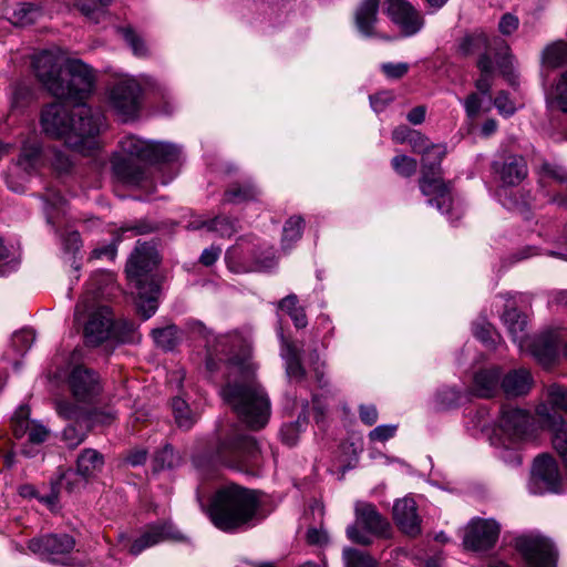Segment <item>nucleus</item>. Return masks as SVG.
<instances>
[{"mask_svg":"<svg viewBox=\"0 0 567 567\" xmlns=\"http://www.w3.org/2000/svg\"><path fill=\"white\" fill-rule=\"evenodd\" d=\"M66 76H61L59 84L65 89L66 94L54 95L58 99L66 101H82L87 97L95 83L93 70L80 60H70L66 63Z\"/></svg>","mask_w":567,"mask_h":567,"instance_id":"12","label":"nucleus"},{"mask_svg":"<svg viewBox=\"0 0 567 567\" xmlns=\"http://www.w3.org/2000/svg\"><path fill=\"white\" fill-rule=\"evenodd\" d=\"M499 525L493 519H475L466 528L463 544L471 550H487L498 539Z\"/></svg>","mask_w":567,"mask_h":567,"instance_id":"20","label":"nucleus"},{"mask_svg":"<svg viewBox=\"0 0 567 567\" xmlns=\"http://www.w3.org/2000/svg\"><path fill=\"white\" fill-rule=\"evenodd\" d=\"M494 105L497 109L498 113L505 116H511L515 113L516 106L514 102L509 99L508 94L504 91H501L495 100Z\"/></svg>","mask_w":567,"mask_h":567,"instance_id":"59","label":"nucleus"},{"mask_svg":"<svg viewBox=\"0 0 567 567\" xmlns=\"http://www.w3.org/2000/svg\"><path fill=\"white\" fill-rule=\"evenodd\" d=\"M172 410L175 422L181 429L189 430L197 420V415L190 410L187 402L179 396L173 399Z\"/></svg>","mask_w":567,"mask_h":567,"instance_id":"41","label":"nucleus"},{"mask_svg":"<svg viewBox=\"0 0 567 567\" xmlns=\"http://www.w3.org/2000/svg\"><path fill=\"white\" fill-rule=\"evenodd\" d=\"M303 229V219L300 216L290 217L282 231L281 249L288 251L292 245L301 238Z\"/></svg>","mask_w":567,"mask_h":567,"instance_id":"43","label":"nucleus"},{"mask_svg":"<svg viewBox=\"0 0 567 567\" xmlns=\"http://www.w3.org/2000/svg\"><path fill=\"white\" fill-rule=\"evenodd\" d=\"M533 385V378L528 370L520 368L509 371L501 382V389L506 396H520L529 392Z\"/></svg>","mask_w":567,"mask_h":567,"instance_id":"30","label":"nucleus"},{"mask_svg":"<svg viewBox=\"0 0 567 567\" xmlns=\"http://www.w3.org/2000/svg\"><path fill=\"white\" fill-rule=\"evenodd\" d=\"M395 431V425H379L369 433V439L372 442H384L393 437Z\"/></svg>","mask_w":567,"mask_h":567,"instance_id":"63","label":"nucleus"},{"mask_svg":"<svg viewBox=\"0 0 567 567\" xmlns=\"http://www.w3.org/2000/svg\"><path fill=\"white\" fill-rule=\"evenodd\" d=\"M501 377L502 371L497 367L476 372L473 380V394L483 399L493 398L501 389Z\"/></svg>","mask_w":567,"mask_h":567,"instance_id":"28","label":"nucleus"},{"mask_svg":"<svg viewBox=\"0 0 567 567\" xmlns=\"http://www.w3.org/2000/svg\"><path fill=\"white\" fill-rule=\"evenodd\" d=\"M458 50L464 56L477 54L478 59L484 54H488L495 60V54H498V52H494L495 49L487 35L482 32L464 37L460 43ZM499 55L503 54L499 53Z\"/></svg>","mask_w":567,"mask_h":567,"instance_id":"33","label":"nucleus"},{"mask_svg":"<svg viewBox=\"0 0 567 567\" xmlns=\"http://www.w3.org/2000/svg\"><path fill=\"white\" fill-rule=\"evenodd\" d=\"M503 320L514 342H522L527 327V317L515 308L505 310Z\"/></svg>","mask_w":567,"mask_h":567,"instance_id":"38","label":"nucleus"},{"mask_svg":"<svg viewBox=\"0 0 567 567\" xmlns=\"http://www.w3.org/2000/svg\"><path fill=\"white\" fill-rule=\"evenodd\" d=\"M115 171L117 175H120L124 182L133 186H142L147 176L143 169L140 167H133L126 163H116Z\"/></svg>","mask_w":567,"mask_h":567,"instance_id":"48","label":"nucleus"},{"mask_svg":"<svg viewBox=\"0 0 567 567\" xmlns=\"http://www.w3.org/2000/svg\"><path fill=\"white\" fill-rule=\"evenodd\" d=\"M239 247H240V244L237 243V245L229 248L225 255V260H226L227 267L231 272L240 274V272H247L250 270L266 271V270H270L271 268H274L277 265V257H276L272 248H270L268 251H266L265 256L256 257V265L254 268L240 265L236 261V259L239 257V254H238Z\"/></svg>","mask_w":567,"mask_h":567,"instance_id":"27","label":"nucleus"},{"mask_svg":"<svg viewBox=\"0 0 567 567\" xmlns=\"http://www.w3.org/2000/svg\"><path fill=\"white\" fill-rule=\"evenodd\" d=\"M54 408L59 416L75 422V424L65 426L62 435L69 449L78 447L85 441L100 413L96 409L74 404L68 399L56 400Z\"/></svg>","mask_w":567,"mask_h":567,"instance_id":"7","label":"nucleus"},{"mask_svg":"<svg viewBox=\"0 0 567 567\" xmlns=\"http://www.w3.org/2000/svg\"><path fill=\"white\" fill-rule=\"evenodd\" d=\"M89 483L91 482L84 480L76 470H68L58 482L70 494L81 492Z\"/></svg>","mask_w":567,"mask_h":567,"instance_id":"51","label":"nucleus"},{"mask_svg":"<svg viewBox=\"0 0 567 567\" xmlns=\"http://www.w3.org/2000/svg\"><path fill=\"white\" fill-rule=\"evenodd\" d=\"M310 359H311V362L313 364V374H315V378H316V382L318 383V385L321 388V389H324L329 385V381L328 379L326 378V373H324V364L322 362L319 361V354L317 351H313L311 354H310Z\"/></svg>","mask_w":567,"mask_h":567,"instance_id":"62","label":"nucleus"},{"mask_svg":"<svg viewBox=\"0 0 567 567\" xmlns=\"http://www.w3.org/2000/svg\"><path fill=\"white\" fill-rule=\"evenodd\" d=\"M29 416H30V409L28 405H21L14 412V414L11 419V426H12L13 435L17 439H21L25 434L29 433V430L32 424V422L29 420Z\"/></svg>","mask_w":567,"mask_h":567,"instance_id":"49","label":"nucleus"},{"mask_svg":"<svg viewBox=\"0 0 567 567\" xmlns=\"http://www.w3.org/2000/svg\"><path fill=\"white\" fill-rule=\"evenodd\" d=\"M394 95L392 92L384 91L370 96V104L375 112H382L392 101Z\"/></svg>","mask_w":567,"mask_h":567,"instance_id":"64","label":"nucleus"},{"mask_svg":"<svg viewBox=\"0 0 567 567\" xmlns=\"http://www.w3.org/2000/svg\"><path fill=\"white\" fill-rule=\"evenodd\" d=\"M556 99L559 105V109L567 113V70L564 71L556 84Z\"/></svg>","mask_w":567,"mask_h":567,"instance_id":"61","label":"nucleus"},{"mask_svg":"<svg viewBox=\"0 0 567 567\" xmlns=\"http://www.w3.org/2000/svg\"><path fill=\"white\" fill-rule=\"evenodd\" d=\"M302 349L293 342L282 339L281 357L285 361L286 373L290 380L301 382L306 378V369L301 363Z\"/></svg>","mask_w":567,"mask_h":567,"instance_id":"31","label":"nucleus"},{"mask_svg":"<svg viewBox=\"0 0 567 567\" xmlns=\"http://www.w3.org/2000/svg\"><path fill=\"white\" fill-rule=\"evenodd\" d=\"M42 17V10L40 7L33 3H20L17 9H14L10 20L14 25L25 27L34 23L38 19Z\"/></svg>","mask_w":567,"mask_h":567,"instance_id":"40","label":"nucleus"},{"mask_svg":"<svg viewBox=\"0 0 567 567\" xmlns=\"http://www.w3.org/2000/svg\"><path fill=\"white\" fill-rule=\"evenodd\" d=\"M75 546L69 534H47L29 540L28 548L49 561L58 563L69 555Z\"/></svg>","mask_w":567,"mask_h":567,"instance_id":"18","label":"nucleus"},{"mask_svg":"<svg viewBox=\"0 0 567 567\" xmlns=\"http://www.w3.org/2000/svg\"><path fill=\"white\" fill-rule=\"evenodd\" d=\"M532 415L523 409L504 406L498 417V430L511 444L527 441L533 434Z\"/></svg>","mask_w":567,"mask_h":567,"instance_id":"15","label":"nucleus"},{"mask_svg":"<svg viewBox=\"0 0 567 567\" xmlns=\"http://www.w3.org/2000/svg\"><path fill=\"white\" fill-rule=\"evenodd\" d=\"M175 461L176 457L173 449L171 446H165L154 455L152 462L153 471L159 472L165 468H171L174 466Z\"/></svg>","mask_w":567,"mask_h":567,"instance_id":"56","label":"nucleus"},{"mask_svg":"<svg viewBox=\"0 0 567 567\" xmlns=\"http://www.w3.org/2000/svg\"><path fill=\"white\" fill-rule=\"evenodd\" d=\"M259 503L257 491L226 483L214 492L206 512L215 527L234 533L252 525Z\"/></svg>","mask_w":567,"mask_h":567,"instance_id":"3","label":"nucleus"},{"mask_svg":"<svg viewBox=\"0 0 567 567\" xmlns=\"http://www.w3.org/2000/svg\"><path fill=\"white\" fill-rule=\"evenodd\" d=\"M161 286H128L124 295L134 303L136 312L143 320L150 319L158 308Z\"/></svg>","mask_w":567,"mask_h":567,"instance_id":"24","label":"nucleus"},{"mask_svg":"<svg viewBox=\"0 0 567 567\" xmlns=\"http://www.w3.org/2000/svg\"><path fill=\"white\" fill-rule=\"evenodd\" d=\"M344 567H377L378 561L370 554L357 548H344L342 553Z\"/></svg>","mask_w":567,"mask_h":567,"instance_id":"45","label":"nucleus"},{"mask_svg":"<svg viewBox=\"0 0 567 567\" xmlns=\"http://www.w3.org/2000/svg\"><path fill=\"white\" fill-rule=\"evenodd\" d=\"M226 369V382L220 391L224 401L249 429L265 427L270 417L271 404L267 392L257 381L251 347L243 344L239 353L228 359Z\"/></svg>","mask_w":567,"mask_h":567,"instance_id":"1","label":"nucleus"},{"mask_svg":"<svg viewBox=\"0 0 567 567\" xmlns=\"http://www.w3.org/2000/svg\"><path fill=\"white\" fill-rule=\"evenodd\" d=\"M120 32L126 41L127 45L132 49L134 55L138 58L148 55V49L144 39L134 29L130 27L121 28Z\"/></svg>","mask_w":567,"mask_h":567,"instance_id":"50","label":"nucleus"},{"mask_svg":"<svg viewBox=\"0 0 567 567\" xmlns=\"http://www.w3.org/2000/svg\"><path fill=\"white\" fill-rule=\"evenodd\" d=\"M559 340L551 332L538 336L529 346V350L535 360L544 368L551 367L558 358Z\"/></svg>","mask_w":567,"mask_h":567,"instance_id":"26","label":"nucleus"},{"mask_svg":"<svg viewBox=\"0 0 567 567\" xmlns=\"http://www.w3.org/2000/svg\"><path fill=\"white\" fill-rule=\"evenodd\" d=\"M494 172L504 185L514 186L527 176V165L519 155H507L501 162H494Z\"/></svg>","mask_w":567,"mask_h":567,"instance_id":"25","label":"nucleus"},{"mask_svg":"<svg viewBox=\"0 0 567 567\" xmlns=\"http://www.w3.org/2000/svg\"><path fill=\"white\" fill-rule=\"evenodd\" d=\"M393 169L401 176L410 177L417 168V163L414 158L406 155H396L392 158Z\"/></svg>","mask_w":567,"mask_h":567,"instance_id":"55","label":"nucleus"},{"mask_svg":"<svg viewBox=\"0 0 567 567\" xmlns=\"http://www.w3.org/2000/svg\"><path fill=\"white\" fill-rule=\"evenodd\" d=\"M177 327L171 324L165 328L153 329L152 337L158 347L168 351L173 350L174 347L177 344Z\"/></svg>","mask_w":567,"mask_h":567,"instance_id":"47","label":"nucleus"},{"mask_svg":"<svg viewBox=\"0 0 567 567\" xmlns=\"http://www.w3.org/2000/svg\"><path fill=\"white\" fill-rule=\"evenodd\" d=\"M473 333L477 340L487 349H495L501 341V334L494 329L491 323L478 322L474 324Z\"/></svg>","mask_w":567,"mask_h":567,"instance_id":"46","label":"nucleus"},{"mask_svg":"<svg viewBox=\"0 0 567 567\" xmlns=\"http://www.w3.org/2000/svg\"><path fill=\"white\" fill-rule=\"evenodd\" d=\"M259 195L258 188L251 183H234L224 194V200L231 204H240L252 200Z\"/></svg>","mask_w":567,"mask_h":567,"instance_id":"39","label":"nucleus"},{"mask_svg":"<svg viewBox=\"0 0 567 567\" xmlns=\"http://www.w3.org/2000/svg\"><path fill=\"white\" fill-rule=\"evenodd\" d=\"M44 203H45L44 209L47 212L48 223L53 224L54 218H55L54 212L56 210V215L60 212H62V208L64 205V199L59 193H52V194L48 195Z\"/></svg>","mask_w":567,"mask_h":567,"instance_id":"58","label":"nucleus"},{"mask_svg":"<svg viewBox=\"0 0 567 567\" xmlns=\"http://www.w3.org/2000/svg\"><path fill=\"white\" fill-rule=\"evenodd\" d=\"M393 519L399 529L409 537H416L422 532V519L417 514L416 503L411 497H404L394 503Z\"/></svg>","mask_w":567,"mask_h":567,"instance_id":"23","label":"nucleus"},{"mask_svg":"<svg viewBox=\"0 0 567 567\" xmlns=\"http://www.w3.org/2000/svg\"><path fill=\"white\" fill-rule=\"evenodd\" d=\"M111 0H86L79 1L76 7L89 19L99 22V17L102 14L100 8L107 6Z\"/></svg>","mask_w":567,"mask_h":567,"instance_id":"54","label":"nucleus"},{"mask_svg":"<svg viewBox=\"0 0 567 567\" xmlns=\"http://www.w3.org/2000/svg\"><path fill=\"white\" fill-rule=\"evenodd\" d=\"M461 392L455 388H443L436 393V403L443 409H452L458 405Z\"/></svg>","mask_w":567,"mask_h":567,"instance_id":"53","label":"nucleus"},{"mask_svg":"<svg viewBox=\"0 0 567 567\" xmlns=\"http://www.w3.org/2000/svg\"><path fill=\"white\" fill-rule=\"evenodd\" d=\"M110 340L118 343H136L140 342L141 334L134 322L126 319H115L113 317Z\"/></svg>","mask_w":567,"mask_h":567,"instance_id":"37","label":"nucleus"},{"mask_svg":"<svg viewBox=\"0 0 567 567\" xmlns=\"http://www.w3.org/2000/svg\"><path fill=\"white\" fill-rule=\"evenodd\" d=\"M558 411L567 413V390L558 384L548 386V404L536 409L539 425L551 433V444L567 470V424Z\"/></svg>","mask_w":567,"mask_h":567,"instance_id":"5","label":"nucleus"},{"mask_svg":"<svg viewBox=\"0 0 567 567\" xmlns=\"http://www.w3.org/2000/svg\"><path fill=\"white\" fill-rule=\"evenodd\" d=\"M355 523L347 527L348 538L355 544L362 546H369L372 544V539L365 533L360 530V526L363 527L368 533L383 536L386 534L390 524L384 518L377 507L368 502L359 501L354 506Z\"/></svg>","mask_w":567,"mask_h":567,"instance_id":"10","label":"nucleus"},{"mask_svg":"<svg viewBox=\"0 0 567 567\" xmlns=\"http://www.w3.org/2000/svg\"><path fill=\"white\" fill-rule=\"evenodd\" d=\"M383 9L405 37L414 35L423 28L422 16L406 0H384Z\"/></svg>","mask_w":567,"mask_h":567,"instance_id":"19","label":"nucleus"},{"mask_svg":"<svg viewBox=\"0 0 567 567\" xmlns=\"http://www.w3.org/2000/svg\"><path fill=\"white\" fill-rule=\"evenodd\" d=\"M159 262L155 247L148 243H137L127 259L125 272L127 279L137 280L153 271Z\"/></svg>","mask_w":567,"mask_h":567,"instance_id":"21","label":"nucleus"},{"mask_svg":"<svg viewBox=\"0 0 567 567\" xmlns=\"http://www.w3.org/2000/svg\"><path fill=\"white\" fill-rule=\"evenodd\" d=\"M423 176L420 179V189L424 196H431L430 205L436 206L442 214H449L453 199L449 187L442 178L436 176L441 162L445 155V147L441 145H429L422 154Z\"/></svg>","mask_w":567,"mask_h":567,"instance_id":"6","label":"nucleus"},{"mask_svg":"<svg viewBox=\"0 0 567 567\" xmlns=\"http://www.w3.org/2000/svg\"><path fill=\"white\" fill-rule=\"evenodd\" d=\"M567 63V43L563 41L548 45L543 52V64L556 69Z\"/></svg>","mask_w":567,"mask_h":567,"instance_id":"44","label":"nucleus"},{"mask_svg":"<svg viewBox=\"0 0 567 567\" xmlns=\"http://www.w3.org/2000/svg\"><path fill=\"white\" fill-rule=\"evenodd\" d=\"M502 44L504 55L495 54V60L488 54L482 55L476 65L481 72L480 78L475 81V87L482 94L488 95L492 87V79L495 71V64L503 74H507L511 69L509 55L507 54L508 48L503 41H498Z\"/></svg>","mask_w":567,"mask_h":567,"instance_id":"22","label":"nucleus"},{"mask_svg":"<svg viewBox=\"0 0 567 567\" xmlns=\"http://www.w3.org/2000/svg\"><path fill=\"white\" fill-rule=\"evenodd\" d=\"M43 132L84 156L99 148L97 135L105 127V117L99 110L76 104L71 110L63 103L49 104L41 114Z\"/></svg>","mask_w":567,"mask_h":567,"instance_id":"2","label":"nucleus"},{"mask_svg":"<svg viewBox=\"0 0 567 567\" xmlns=\"http://www.w3.org/2000/svg\"><path fill=\"white\" fill-rule=\"evenodd\" d=\"M103 286H95L87 289L75 306L74 318L80 320V316L87 313V319L83 327L84 343L89 347H99L110 340L112 334L113 310L103 303Z\"/></svg>","mask_w":567,"mask_h":567,"instance_id":"4","label":"nucleus"},{"mask_svg":"<svg viewBox=\"0 0 567 567\" xmlns=\"http://www.w3.org/2000/svg\"><path fill=\"white\" fill-rule=\"evenodd\" d=\"M42 163L41 147L37 142L23 145L18 157L17 164L12 168V174L22 173L28 176L35 172Z\"/></svg>","mask_w":567,"mask_h":567,"instance_id":"32","label":"nucleus"},{"mask_svg":"<svg viewBox=\"0 0 567 567\" xmlns=\"http://www.w3.org/2000/svg\"><path fill=\"white\" fill-rule=\"evenodd\" d=\"M279 308L292 319L295 327L302 329L308 324L307 316L296 295H289L279 302Z\"/></svg>","mask_w":567,"mask_h":567,"instance_id":"42","label":"nucleus"},{"mask_svg":"<svg viewBox=\"0 0 567 567\" xmlns=\"http://www.w3.org/2000/svg\"><path fill=\"white\" fill-rule=\"evenodd\" d=\"M516 548L532 567H556L557 550L545 537H520Z\"/></svg>","mask_w":567,"mask_h":567,"instance_id":"17","label":"nucleus"},{"mask_svg":"<svg viewBox=\"0 0 567 567\" xmlns=\"http://www.w3.org/2000/svg\"><path fill=\"white\" fill-rule=\"evenodd\" d=\"M142 86L132 76L118 79L109 92L110 106L123 121L134 118L141 107Z\"/></svg>","mask_w":567,"mask_h":567,"instance_id":"11","label":"nucleus"},{"mask_svg":"<svg viewBox=\"0 0 567 567\" xmlns=\"http://www.w3.org/2000/svg\"><path fill=\"white\" fill-rule=\"evenodd\" d=\"M168 537L169 534L167 532L166 525H152L137 539L133 542L130 548V553L136 556L144 549L154 546Z\"/></svg>","mask_w":567,"mask_h":567,"instance_id":"35","label":"nucleus"},{"mask_svg":"<svg viewBox=\"0 0 567 567\" xmlns=\"http://www.w3.org/2000/svg\"><path fill=\"white\" fill-rule=\"evenodd\" d=\"M68 386L75 400L74 404L91 408L103 391L100 375L84 365H76L68 378Z\"/></svg>","mask_w":567,"mask_h":567,"instance_id":"13","label":"nucleus"},{"mask_svg":"<svg viewBox=\"0 0 567 567\" xmlns=\"http://www.w3.org/2000/svg\"><path fill=\"white\" fill-rule=\"evenodd\" d=\"M122 152L147 163L175 162L181 156V147L167 142L144 141L135 135L124 136L120 141Z\"/></svg>","mask_w":567,"mask_h":567,"instance_id":"9","label":"nucleus"},{"mask_svg":"<svg viewBox=\"0 0 567 567\" xmlns=\"http://www.w3.org/2000/svg\"><path fill=\"white\" fill-rule=\"evenodd\" d=\"M561 477L556 460L549 454L538 455L533 463L530 488L534 493H557Z\"/></svg>","mask_w":567,"mask_h":567,"instance_id":"16","label":"nucleus"},{"mask_svg":"<svg viewBox=\"0 0 567 567\" xmlns=\"http://www.w3.org/2000/svg\"><path fill=\"white\" fill-rule=\"evenodd\" d=\"M32 100V90L24 83L14 85L11 96V104L14 109L25 106Z\"/></svg>","mask_w":567,"mask_h":567,"instance_id":"57","label":"nucleus"},{"mask_svg":"<svg viewBox=\"0 0 567 567\" xmlns=\"http://www.w3.org/2000/svg\"><path fill=\"white\" fill-rule=\"evenodd\" d=\"M409 64L404 62L400 63H383L381 70L388 79L398 80L403 78L409 71Z\"/></svg>","mask_w":567,"mask_h":567,"instance_id":"60","label":"nucleus"},{"mask_svg":"<svg viewBox=\"0 0 567 567\" xmlns=\"http://www.w3.org/2000/svg\"><path fill=\"white\" fill-rule=\"evenodd\" d=\"M380 0H362L355 12L358 30L365 37L374 34Z\"/></svg>","mask_w":567,"mask_h":567,"instance_id":"34","label":"nucleus"},{"mask_svg":"<svg viewBox=\"0 0 567 567\" xmlns=\"http://www.w3.org/2000/svg\"><path fill=\"white\" fill-rule=\"evenodd\" d=\"M188 228L197 230L206 228L208 231L217 233L220 237H230L237 233V223L225 216H217L209 220L190 221Z\"/></svg>","mask_w":567,"mask_h":567,"instance_id":"36","label":"nucleus"},{"mask_svg":"<svg viewBox=\"0 0 567 567\" xmlns=\"http://www.w3.org/2000/svg\"><path fill=\"white\" fill-rule=\"evenodd\" d=\"M35 336L31 330L23 329L13 333L11 346L18 355H23L34 342Z\"/></svg>","mask_w":567,"mask_h":567,"instance_id":"52","label":"nucleus"},{"mask_svg":"<svg viewBox=\"0 0 567 567\" xmlns=\"http://www.w3.org/2000/svg\"><path fill=\"white\" fill-rule=\"evenodd\" d=\"M217 457L231 468L248 472L259 465L260 449L254 436L236 434L219 443Z\"/></svg>","mask_w":567,"mask_h":567,"instance_id":"8","label":"nucleus"},{"mask_svg":"<svg viewBox=\"0 0 567 567\" xmlns=\"http://www.w3.org/2000/svg\"><path fill=\"white\" fill-rule=\"evenodd\" d=\"M104 464L102 453L94 449H84L76 457L75 470L84 480L93 482L102 473Z\"/></svg>","mask_w":567,"mask_h":567,"instance_id":"29","label":"nucleus"},{"mask_svg":"<svg viewBox=\"0 0 567 567\" xmlns=\"http://www.w3.org/2000/svg\"><path fill=\"white\" fill-rule=\"evenodd\" d=\"M63 60L58 49L43 50L32 58L35 76L52 95H64L68 92L59 84Z\"/></svg>","mask_w":567,"mask_h":567,"instance_id":"14","label":"nucleus"}]
</instances>
